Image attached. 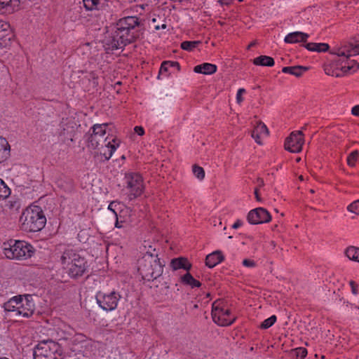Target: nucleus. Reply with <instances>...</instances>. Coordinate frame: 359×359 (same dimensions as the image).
Returning <instances> with one entry per match:
<instances>
[{
  "label": "nucleus",
  "mask_w": 359,
  "mask_h": 359,
  "mask_svg": "<svg viewBox=\"0 0 359 359\" xmlns=\"http://www.w3.org/2000/svg\"><path fill=\"white\" fill-rule=\"evenodd\" d=\"M116 139L113 138L111 140H109L107 143L100 146L97 149L100 150V154L103 155L106 160H109L113 152L115 151L116 147L118 146V143H116Z\"/></svg>",
  "instance_id": "nucleus-15"
},
{
  "label": "nucleus",
  "mask_w": 359,
  "mask_h": 359,
  "mask_svg": "<svg viewBox=\"0 0 359 359\" xmlns=\"http://www.w3.org/2000/svg\"><path fill=\"white\" fill-rule=\"evenodd\" d=\"M24 297L26 301V308L24 307V310H27V311H24V317H28L34 313L35 310V302L38 300V297L36 295L33 294H24Z\"/></svg>",
  "instance_id": "nucleus-21"
},
{
  "label": "nucleus",
  "mask_w": 359,
  "mask_h": 359,
  "mask_svg": "<svg viewBox=\"0 0 359 359\" xmlns=\"http://www.w3.org/2000/svg\"><path fill=\"white\" fill-rule=\"evenodd\" d=\"M347 210L349 212L359 214L358 210H359V200L354 201L347 207Z\"/></svg>",
  "instance_id": "nucleus-42"
},
{
  "label": "nucleus",
  "mask_w": 359,
  "mask_h": 359,
  "mask_svg": "<svg viewBox=\"0 0 359 359\" xmlns=\"http://www.w3.org/2000/svg\"><path fill=\"white\" fill-rule=\"evenodd\" d=\"M134 130L139 135H143L144 133V130L142 126H135Z\"/></svg>",
  "instance_id": "nucleus-47"
},
{
  "label": "nucleus",
  "mask_w": 359,
  "mask_h": 359,
  "mask_svg": "<svg viewBox=\"0 0 359 359\" xmlns=\"http://www.w3.org/2000/svg\"><path fill=\"white\" fill-rule=\"evenodd\" d=\"M264 185L263 182H262L259 187H257V188H259V189Z\"/></svg>",
  "instance_id": "nucleus-58"
},
{
  "label": "nucleus",
  "mask_w": 359,
  "mask_h": 359,
  "mask_svg": "<svg viewBox=\"0 0 359 359\" xmlns=\"http://www.w3.org/2000/svg\"><path fill=\"white\" fill-rule=\"evenodd\" d=\"M293 355H295L297 358H304L306 357L307 354V350L305 348L299 347L294 349H292L291 351Z\"/></svg>",
  "instance_id": "nucleus-38"
},
{
  "label": "nucleus",
  "mask_w": 359,
  "mask_h": 359,
  "mask_svg": "<svg viewBox=\"0 0 359 359\" xmlns=\"http://www.w3.org/2000/svg\"><path fill=\"white\" fill-rule=\"evenodd\" d=\"M299 180H304V177H303V175H300L299 176Z\"/></svg>",
  "instance_id": "nucleus-56"
},
{
  "label": "nucleus",
  "mask_w": 359,
  "mask_h": 359,
  "mask_svg": "<svg viewBox=\"0 0 359 359\" xmlns=\"http://www.w3.org/2000/svg\"><path fill=\"white\" fill-rule=\"evenodd\" d=\"M116 26V36L131 43L140 37L143 23L136 16H127L121 18Z\"/></svg>",
  "instance_id": "nucleus-1"
},
{
  "label": "nucleus",
  "mask_w": 359,
  "mask_h": 359,
  "mask_svg": "<svg viewBox=\"0 0 359 359\" xmlns=\"http://www.w3.org/2000/svg\"><path fill=\"white\" fill-rule=\"evenodd\" d=\"M114 204V202H111L109 205V210L113 211V212L116 213L115 211L114 210V209L112 208L113 205ZM116 215V214H115Z\"/></svg>",
  "instance_id": "nucleus-52"
},
{
  "label": "nucleus",
  "mask_w": 359,
  "mask_h": 359,
  "mask_svg": "<svg viewBox=\"0 0 359 359\" xmlns=\"http://www.w3.org/2000/svg\"><path fill=\"white\" fill-rule=\"evenodd\" d=\"M242 224V222L240 221V220H238L237 222H236L233 225V229H237L238 228L239 226H241Z\"/></svg>",
  "instance_id": "nucleus-51"
},
{
  "label": "nucleus",
  "mask_w": 359,
  "mask_h": 359,
  "mask_svg": "<svg viewBox=\"0 0 359 359\" xmlns=\"http://www.w3.org/2000/svg\"><path fill=\"white\" fill-rule=\"evenodd\" d=\"M35 252V249L34 248V247L29 244V243H26L25 245H24V257H25L26 258H30L32 257V255H34Z\"/></svg>",
  "instance_id": "nucleus-39"
},
{
  "label": "nucleus",
  "mask_w": 359,
  "mask_h": 359,
  "mask_svg": "<svg viewBox=\"0 0 359 359\" xmlns=\"http://www.w3.org/2000/svg\"><path fill=\"white\" fill-rule=\"evenodd\" d=\"M152 247L151 245H149L148 246V250L149 252H151V250Z\"/></svg>",
  "instance_id": "nucleus-57"
},
{
  "label": "nucleus",
  "mask_w": 359,
  "mask_h": 359,
  "mask_svg": "<svg viewBox=\"0 0 359 359\" xmlns=\"http://www.w3.org/2000/svg\"><path fill=\"white\" fill-rule=\"evenodd\" d=\"M201 42L199 41H185L181 43L180 46L183 50H185L187 51H192L194 48H196L198 46V45Z\"/></svg>",
  "instance_id": "nucleus-32"
},
{
  "label": "nucleus",
  "mask_w": 359,
  "mask_h": 359,
  "mask_svg": "<svg viewBox=\"0 0 359 359\" xmlns=\"http://www.w3.org/2000/svg\"><path fill=\"white\" fill-rule=\"evenodd\" d=\"M243 265L247 268H254L257 266L256 262L250 259H245L242 262Z\"/></svg>",
  "instance_id": "nucleus-44"
},
{
  "label": "nucleus",
  "mask_w": 359,
  "mask_h": 359,
  "mask_svg": "<svg viewBox=\"0 0 359 359\" xmlns=\"http://www.w3.org/2000/svg\"><path fill=\"white\" fill-rule=\"evenodd\" d=\"M107 124H96L92 128L93 133L88 137V147L92 149H98L100 146L107 143V137H105Z\"/></svg>",
  "instance_id": "nucleus-6"
},
{
  "label": "nucleus",
  "mask_w": 359,
  "mask_h": 359,
  "mask_svg": "<svg viewBox=\"0 0 359 359\" xmlns=\"http://www.w3.org/2000/svg\"><path fill=\"white\" fill-rule=\"evenodd\" d=\"M255 197H256V199L258 201H261V198L259 195V188H255Z\"/></svg>",
  "instance_id": "nucleus-50"
},
{
  "label": "nucleus",
  "mask_w": 359,
  "mask_h": 359,
  "mask_svg": "<svg viewBox=\"0 0 359 359\" xmlns=\"http://www.w3.org/2000/svg\"><path fill=\"white\" fill-rule=\"evenodd\" d=\"M224 259V256L222 255L221 251H215L212 253L207 255L205 258V264L209 268H213L217 264H219Z\"/></svg>",
  "instance_id": "nucleus-20"
},
{
  "label": "nucleus",
  "mask_w": 359,
  "mask_h": 359,
  "mask_svg": "<svg viewBox=\"0 0 359 359\" xmlns=\"http://www.w3.org/2000/svg\"><path fill=\"white\" fill-rule=\"evenodd\" d=\"M4 254L8 259L21 260V252L22 250V241L20 240H10L4 243Z\"/></svg>",
  "instance_id": "nucleus-9"
},
{
  "label": "nucleus",
  "mask_w": 359,
  "mask_h": 359,
  "mask_svg": "<svg viewBox=\"0 0 359 359\" xmlns=\"http://www.w3.org/2000/svg\"><path fill=\"white\" fill-rule=\"evenodd\" d=\"M59 348V344L53 341L41 342L34 350V359H57Z\"/></svg>",
  "instance_id": "nucleus-4"
},
{
  "label": "nucleus",
  "mask_w": 359,
  "mask_h": 359,
  "mask_svg": "<svg viewBox=\"0 0 359 359\" xmlns=\"http://www.w3.org/2000/svg\"><path fill=\"white\" fill-rule=\"evenodd\" d=\"M83 6L87 11L99 10L101 0H83Z\"/></svg>",
  "instance_id": "nucleus-31"
},
{
  "label": "nucleus",
  "mask_w": 359,
  "mask_h": 359,
  "mask_svg": "<svg viewBox=\"0 0 359 359\" xmlns=\"http://www.w3.org/2000/svg\"><path fill=\"white\" fill-rule=\"evenodd\" d=\"M192 171H193L194 175L198 179H203L204 178L205 171L202 167H200L198 165L195 164L193 165Z\"/></svg>",
  "instance_id": "nucleus-36"
},
{
  "label": "nucleus",
  "mask_w": 359,
  "mask_h": 359,
  "mask_svg": "<svg viewBox=\"0 0 359 359\" xmlns=\"http://www.w3.org/2000/svg\"><path fill=\"white\" fill-rule=\"evenodd\" d=\"M217 67L215 65L211 63H203L194 67V71L196 73L203 74H212L217 72Z\"/></svg>",
  "instance_id": "nucleus-25"
},
{
  "label": "nucleus",
  "mask_w": 359,
  "mask_h": 359,
  "mask_svg": "<svg viewBox=\"0 0 359 359\" xmlns=\"http://www.w3.org/2000/svg\"><path fill=\"white\" fill-rule=\"evenodd\" d=\"M170 67H176L178 70H180V66L177 62H171V61H164L161 66L160 73L163 72H168V68Z\"/></svg>",
  "instance_id": "nucleus-33"
},
{
  "label": "nucleus",
  "mask_w": 359,
  "mask_h": 359,
  "mask_svg": "<svg viewBox=\"0 0 359 359\" xmlns=\"http://www.w3.org/2000/svg\"><path fill=\"white\" fill-rule=\"evenodd\" d=\"M245 93V90L244 88L238 89V90L237 92V95H236V101L238 104H241L243 102V98L242 95Z\"/></svg>",
  "instance_id": "nucleus-45"
},
{
  "label": "nucleus",
  "mask_w": 359,
  "mask_h": 359,
  "mask_svg": "<svg viewBox=\"0 0 359 359\" xmlns=\"http://www.w3.org/2000/svg\"><path fill=\"white\" fill-rule=\"evenodd\" d=\"M256 42L255 41H252V43H250L248 46V49H250L252 46H254L255 45Z\"/></svg>",
  "instance_id": "nucleus-54"
},
{
  "label": "nucleus",
  "mask_w": 359,
  "mask_h": 359,
  "mask_svg": "<svg viewBox=\"0 0 359 359\" xmlns=\"http://www.w3.org/2000/svg\"><path fill=\"white\" fill-rule=\"evenodd\" d=\"M271 219V215L263 208H257L252 210L248 215V220L252 224L267 223L269 222Z\"/></svg>",
  "instance_id": "nucleus-10"
},
{
  "label": "nucleus",
  "mask_w": 359,
  "mask_h": 359,
  "mask_svg": "<svg viewBox=\"0 0 359 359\" xmlns=\"http://www.w3.org/2000/svg\"><path fill=\"white\" fill-rule=\"evenodd\" d=\"M253 350H254L253 347H251L250 351H253Z\"/></svg>",
  "instance_id": "nucleus-64"
},
{
  "label": "nucleus",
  "mask_w": 359,
  "mask_h": 359,
  "mask_svg": "<svg viewBox=\"0 0 359 359\" xmlns=\"http://www.w3.org/2000/svg\"><path fill=\"white\" fill-rule=\"evenodd\" d=\"M309 35L301 32H295L290 33L285 37V42L287 43H293L297 42H306Z\"/></svg>",
  "instance_id": "nucleus-19"
},
{
  "label": "nucleus",
  "mask_w": 359,
  "mask_h": 359,
  "mask_svg": "<svg viewBox=\"0 0 359 359\" xmlns=\"http://www.w3.org/2000/svg\"><path fill=\"white\" fill-rule=\"evenodd\" d=\"M142 181H127V189L129 190L130 199L135 198L141 195L143 191L144 186Z\"/></svg>",
  "instance_id": "nucleus-14"
},
{
  "label": "nucleus",
  "mask_w": 359,
  "mask_h": 359,
  "mask_svg": "<svg viewBox=\"0 0 359 359\" xmlns=\"http://www.w3.org/2000/svg\"><path fill=\"white\" fill-rule=\"evenodd\" d=\"M351 113L354 116H359V104L355 105L352 108Z\"/></svg>",
  "instance_id": "nucleus-48"
},
{
  "label": "nucleus",
  "mask_w": 359,
  "mask_h": 359,
  "mask_svg": "<svg viewBox=\"0 0 359 359\" xmlns=\"http://www.w3.org/2000/svg\"><path fill=\"white\" fill-rule=\"evenodd\" d=\"M85 259L83 257L76 256V259L67 268L68 273L70 276L75 278L81 276L85 271Z\"/></svg>",
  "instance_id": "nucleus-13"
},
{
  "label": "nucleus",
  "mask_w": 359,
  "mask_h": 359,
  "mask_svg": "<svg viewBox=\"0 0 359 359\" xmlns=\"http://www.w3.org/2000/svg\"><path fill=\"white\" fill-rule=\"evenodd\" d=\"M326 74H330L329 71L325 72Z\"/></svg>",
  "instance_id": "nucleus-61"
},
{
  "label": "nucleus",
  "mask_w": 359,
  "mask_h": 359,
  "mask_svg": "<svg viewBox=\"0 0 359 359\" xmlns=\"http://www.w3.org/2000/svg\"><path fill=\"white\" fill-rule=\"evenodd\" d=\"M163 266L157 254L147 251L139 260L138 271L143 279L150 281L156 279L162 274Z\"/></svg>",
  "instance_id": "nucleus-2"
},
{
  "label": "nucleus",
  "mask_w": 359,
  "mask_h": 359,
  "mask_svg": "<svg viewBox=\"0 0 359 359\" xmlns=\"http://www.w3.org/2000/svg\"><path fill=\"white\" fill-rule=\"evenodd\" d=\"M11 194V190L4 181H0V199L6 198Z\"/></svg>",
  "instance_id": "nucleus-34"
},
{
  "label": "nucleus",
  "mask_w": 359,
  "mask_h": 359,
  "mask_svg": "<svg viewBox=\"0 0 359 359\" xmlns=\"http://www.w3.org/2000/svg\"><path fill=\"white\" fill-rule=\"evenodd\" d=\"M24 215H25L24 225L29 231H39L45 226L46 218L39 206L33 205L26 208Z\"/></svg>",
  "instance_id": "nucleus-3"
},
{
  "label": "nucleus",
  "mask_w": 359,
  "mask_h": 359,
  "mask_svg": "<svg viewBox=\"0 0 359 359\" xmlns=\"http://www.w3.org/2000/svg\"><path fill=\"white\" fill-rule=\"evenodd\" d=\"M170 266L173 270L184 269L189 271L191 268V264L189 262L187 259L184 257L172 259L170 262Z\"/></svg>",
  "instance_id": "nucleus-23"
},
{
  "label": "nucleus",
  "mask_w": 359,
  "mask_h": 359,
  "mask_svg": "<svg viewBox=\"0 0 359 359\" xmlns=\"http://www.w3.org/2000/svg\"><path fill=\"white\" fill-rule=\"evenodd\" d=\"M307 69V67L303 66L285 67L282 69V72L296 76H300Z\"/></svg>",
  "instance_id": "nucleus-28"
},
{
  "label": "nucleus",
  "mask_w": 359,
  "mask_h": 359,
  "mask_svg": "<svg viewBox=\"0 0 359 359\" xmlns=\"http://www.w3.org/2000/svg\"><path fill=\"white\" fill-rule=\"evenodd\" d=\"M4 37V30H0V41L1 42V41L3 40V38Z\"/></svg>",
  "instance_id": "nucleus-53"
},
{
  "label": "nucleus",
  "mask_w": 359,
  "mask_h": 359,
  "mask_svg": "<svg viewBox=\"0 0 359 359\" xmlns=\"http://www.w3.org/2000/svg\"><path fill=\"white\" fill-rule=\"evenodd\" d=\"M326 74H330L329 71L325 72Z\"/></svg>",
  "instance_id": "nucleus-62"
},
{
  "label": "nucleus",
  "mask_w": 359,
  "mask_h": 359,
  "mask_svg": "<svg viewBox=\"0 0 359 359\" xmlns=\"http://www.w3.org/2000/svg\"><path fill=\"white\" fill-rule=\"evenodd\" d=\"M303 136L304 134L301 130L292 132L285 140V149L293 153L300 152L304 142Z\"/></svg>",
  "instance_id": "nucleus-7"
},
{
  "label": "nucleus",
  "mask_w": 359,
  "mask_h": 359,
  "mask_svg": "<svg viewBox=\"0 0 359 359\" xmlns=\"http://www.w3.org/2000/svg\"><path fill=\"white\" fill-rule=\"evenodd\" d=\"M103 47L107 53L113 51L119 48H123L125 46L128 44L125 43L123 40L116 36V32L111 35L105 37L102 41Z\"/></svg>",
  "instance_id": "nucleus-11"
},
{
  "label": "nucleus",
  "mask_w": 359,
  "mask_h": 359,
  "mask_svg": "<svg viewBox=\"0 0 359 359\" xmlns=\"http://www.w3.org/2000/svg\"><path fill=\"white\" fill-rule=\"evenodd\" d=\"M119 225H120V223H118V222L117 220L116 222V226L119 228V227H121V226H119Z\"/></svg>",
  "instance_id": "nucleus-55"
},
{
  "label": "nucleus",
  "mask_w": 359,
  "mask_h": 359,
  "mask_svg": "<svg viewBox=\"0 0 359 359\" xmlns=\"http://www.w3.org/2000/svg\"><path fill=\"white\" fill-rule=\"evenodd\" d=\"M165 27H166V25H165V24H163V25H162V28L165 29Z\"/></svg>",
  "instance_id": "nucleus-59"
},
{
  "label": "nucleus",
  "mask_w": 359,
  "mask_h": 359,
  "mask_svg": "<svg viewBox=\"0 0 359 359\" xmlns=\"http://www.w3.org/2000/svg\"><path fill=\"white\" fill-rule=\"evenodd\" d=\"M126 180H141L142 177L138 172H130L126 173Z\"/></svg>",
  "instance_id": "nucleus-43"
},
{
  "label": "nucleus",
  "mask_w": 359,
  "mask_h": 359,
  "mask_svg": "<svg viewBox=\"0 0 359 359\" xmlns=\"http://www.w3.org/2000/svg\"><path fill=\"white\" fill-rule=\"evenodd\" d=\"M76 256H79V255L72 249H67L63 252L61 257V262L65 269H67L71 264H72L73 261L76 259Z\"/></svg>",
  "instance_id": "nucleus-24"
},
{
  "label": "nucleus",
  "mask_w": 359,
  "mask_h": 359,
  "mask_svg": "<svg viewBox=\"0 0 359 359\" xmlns=\"http://www.w3.org/2000/svg\"><path fill=\"white\" fill-rule=\"evenodd\" d=\"M268 134L269 130L266 126L264 123L259 121L252 130L251 136L255 139L257 144H262L261 135H267Z\"/></svg>",
  "instance_id": "nucleus-18"
},
{
  "label": "nucleus",
  "mask_w": 359,
  "mask_h": 359,
  "mask_svg": "<svg viewBox=\"0 0 359 359\" xmlns=\"http://www.w3.org/2000/svg\"><path fill=\"white\" fill-rule=\"evenodd\" d=\"M253 63L255 65L272 67L274 65V60L269 56L261 55L255 58Z\"/></svg>",
  "instance_id": "nucleus-29"
},
{
  "label": "nucleus",
  "mask_w": 359,
  "mask_h": 359,
  "mask_svg": "<svg viewBox=\"0 0 359 359\" xmlns=\"http://www.w3.org/2000/svg\"><path fill=\"white\" fill-rule=\"evenodd\" d=\"M219 3L222 5H229L233 0H218Z\"/></svg>",
  "instance_id": "nucleus-49"
},
{
  "label": "nucleus",
  "mask_w": 359,
  "mask_h": 359,
  "mask_svg": "<svg viewBox=\"0 0 359 359\" xmlns=\"http://www.w3.org/2000/svg\"><path fill=\"white\" fill-rule=\"evenodd\" d=\"M180 281L182 283L189 285L191 287H198L201 285V283L196 280L189 271L180 277Z\"/></svg>",
  "instance_id": "nucleus-26"
},
{
  "label": "nucleus",
  "mask_w": 359,
  "mask_h": 359,
  "mask_svg": "<svg viewBox=\"0 0 359 359\" xmlns=\"http://www.w3.org/2000/svg\"><path fill=\"white\" fill-rule=\"evenodd\" d=\"M311 193H314V191L313 189H311L310 191Z\"/></svg>",
  "instance_id": "nucleus-63"
},
{
  "label": "nucleus",
  "mask_w": 359,
  "mask_h": 359,
  "mask_svg": "<svg viewBox=\"0 0 359 359\" xmlns=\"http://www.w3.org/2000/svg\"><path fill=\"white\" fill-rule=\"evenodd\" d=\"M304 47L311 51H316V52H325L329 50V45L325 43H308L304 45Z\"/></svg>",
  "instance_id": "nucleus-27"
},
{
  "label": "nucleus",
  "mask_w": 359,
  "mask_h": 359,
  "mask_svg": "<svg viewBox=\"0 0 359 359\" xmlns=\"http://www.w3.org/2000/svg\"><path fill=\"white\" fill-rule=\"evenodd\" d=\"M9 154V149L4 145H0V163L4 161Z\"/></svg>",
  "instance_id": "nucleus-40"
},
{
  "label": "nucleus",
  "mask_w": 359,
  "mask_h": 359,
  "mask_svg": "<svg viewBox=\"0 0 359 359\" xmlns=\"http://www.w3.org/2000/svg\"><path fill=\"white\" fill-rule=\"evenodd\" d=\"M350 285L351 287V290H352L353 294H357V287H358L357 284L353 280H351V281H350Z\"/></svg>",
  "instance_id": "nucleus-46"
},
{
  "label": "nucleus",
  "mask_w": 359,
  "mask_h": 359,
  "mask_svg": "<svg viewBox=\"0 0 359 359\" xmlns=\"http://www.w3.org/2000/svg\"><path fill=\"white\" fill-rule=\"evenodd\" d=\"M20 0H0V13H13L20 6Z\"/></svg>",
  "instance_id": "nucleus-17"
},
{
  "label": "nucleus",
  "mask_w": 359,
  "mask_h": 359,
  "mask_svg": "<svg viewBox=\"0 0 359 359\" xmlns=\"http://www.w3.org/2000/svg\"><path fill=\"white\" fill-rule=\"evenodd\" d=\"M336 76H337V77H339V76H340V74H336Z\"/></svg>",
  "instance_id": "nucleus-60"
},
{
  "label": "nucleus",
  "mask_w": 359,
  "mask_h": 359,
  "mask_svg": "<svg viewBox=\"0 0 359 359\" xmlns=\"http://www.w3.org/2000/svg\"><path fill=\"white\" fill-rule=\"evenodd\" d=\"M344 253L350 260L359 262V248L348 246L346 248Z\"/></svg>",
  "instance_id": "nucleus-30"
},
{
  "label": "nucleus",
  "mask_w": 359,
  "mask_h": 359,
  "mask_svg": "<svg viewBox=\"0 0 359 359\" xmlns=\"http://www.w3.org/2000/svg\"><path fill=\"white\" fill-rule=\"evenodd\" d=\"M88 81L90 82V85L92 88H95L97 84V76L95 75L94 72H90L89 74Z\"/></svg>",
  "instance_id": "nucleus-41"
},
{
  "label": "nucleus",
  "mask_w": 359,
  "mask_h": 359,
  "mask_svg": "<svg viewBox=\"0 0 359 359\" xmlns=\"http://www.w3.org/2000/svg\"><path fill=\"white\" fill-rule=\"evenodd\" d=\"M22 299V295L15 296L4 304V309L7 311H17V315H20V307L17 306L20 304Z\"/></svg>",
  "instance_id": "nucleus-22"
},
{
  "label": "nucleus",
  "mask_w": 359,
  "mask_h": 359,
  "mask_svg": "<svg viewBox=\"0 0 359 359\" xmlns=\"http://www.w3.org/2000/svg\"><path fill=\"white\" fill-rule=\"evenodd\" d=\"M359 156L358 151H352L347 157V163L349 166L353 167L358 161Z\"/></svg>",
  "instance_id": "nucleus-35"
},
{
  "label": "nucleus",
  "mask_w": 359,
  "mask_h": 359,
  "mask_svg": "<svg viewBox=\"0 0 359 359\" xmlns=\"http://www.w3.org/2000/svg\"><path fill=\"white\" fill-rule=\"evenodd\" d=\"M222 303L220 300H217L213 303L212 309V320L219 325H229L234 321L235 318H228L230 314V311L224 310V309L221 307Z\"/></svg>",
  "instance_id": "nucleus-5"
},
{
  "label": "nucleus",
  "mask_w": 359,
  "mask_h": 359,
  "mask_svg": "<svg viewBox=\"0 0 359 359\" xmlns=\"http://www.w3.org/2000/svg\"><path fill=\"white\" fill-rule=\"evenodd\" d=\"M276 321V316L275 315L271 316L270 318L266 319L261 325V329H267L271 327Z\"/></svg>",
  "instance_id": "nucleus-37"
},
{
  "label": "nucleus",
  "mask_w": 359,
  "mask_h": 359,
  "mask_svg": "<svg viewBox=\"0 0 359 359\" xmlns=\"http://www.w3.org/2000/svg\"><path fill=\"white\" fill-rule=\"evenodd\" d=\"M332 53L337 55L338 57L349 58L351 56L359 54V43L354 45L349 43L340 48H337L335 50L332 52Z\"/></svg>",
  "instance_id": "nucleus-12"
},
{
  "label": "nucleus",
  "mask_w": 359,
  "mask_h": 359,
  "mask_svg": "<svg viewBox=\"0 0 359 359\" xmlns=\"http://www.w3.org/2000/svg\"><path fill=\"white\" fill-rule=\"evenodd\" d=\"M340 59L337 61L338 65L340 66V69L344 72L353 70L355 72L359 69V64L355 60H348V58L339 57Z\"/></svg>",
  "instance_id": "nucleus-16"
},
{
  "label": "nucleus",
  "mask_w": 359,
  "mask_h": 359,
  "mask_svg": "<svg viewBox=\"0 0 359 359\" xmlns=\"http://www.w3.org/2000/svg\"><path fill=\"white\" fill-rule=\"evenodd\" d=\"M119 297L120 295L115 292H112L109 294L99 292L96 295L98 304L106 311H111L116 308Z\"/></svg>",
  "instance_id": "nucleus-8"
}]
</instances>
